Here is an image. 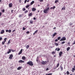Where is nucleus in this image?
Segmentation results:
<instances>
[{
	"label": "nucleus",
	"instance_id": "37",
	"mask_svg": "<svg viewBox=\"0 0 75 75\" xmlns=\"http://www.w3.org/2000/svg\"><path fill=\"white\" fill-rule=\"evenodd\" d=\"M5 10H4V9H3L1 10V11H2V13H4V11H5Z\"/></svg>",
	"mask_w": 75,
	"mask_h": 75
},
{
	"label": "nucleus",
	"instance_id": "16",
	"mask_svg": "<svg viewBox=\"0 0 75 75\" xmlns=\"http://www.w3.org/2000/svg\"><path fill=\"white\" fill-rule=\"evenodd\" d=\"M8 50H9V51L7 52V54H9V53L11 52V50L10 49H8Z\"/></svg>",
	"mask_w": 75,
	"mask_h": 75
},
{
	"label": "nucleus",
	"instance_id": "38",
	"mask_svg": "<svg viewBox=\"0 0 75 75\" xmlns=\"http://www.w3.org/2000/svg\"><path fill=\"white\" fill-rule=\"evenodd\" d=\"M70 43L69 42H68L67 43V45H69V46H70Z\"/></svg>",
	"mask_w": 75,
	"mask_h": 75
},
{
	"label": "nucleus",
	"instance_id": "45",
	"mask_svg": "<svg viewBox=\"0 0 75 75\" xmlns=\"http://www.w3.org/2000/svg\"><path fill=\"white\" fill-rule=\"evenodd\" d=\"M62 10H65V8L64 7L62 8Z\"/></svg>",
	"mask_w": 75,
	"mask_h": 75
},
{
	"label": "nucleus",
	"instance_id": "59",
	"mask_svg": "<svg viewBox=\"0 0 75 75\" xmlns=\"http://www.w3.org/2000/svg\"><path fill=\"white\" fill-rule=\"evenodd\" d=\"M53 29L54 30H55V29H56V27H54V28H53Z\"/></svg>",
	"mask_w": 75,
	"mask_h": 75
},
{
	"label": "nucleus",
	"instance_id": "18",
	"mask_svg": "<svg viewBox=\"0 0 75 75\" xmlns=\"http://www.w3.org/2000/svg\"><path fill=\"white\" fill-rule=\"evenodd\" d=\"M57 33H54L53 35V36L54 37H55L56 35H57Z\"/></svg>",
	"mask_w": 75,
	"mask_h": 75
},
{
	"label": "nucleus",
	"instance_id": "29",
	"mask_svg": "<svg viewBox=\"0 0 75 75\" xmlns=\"http://www.w3.org/2000/svg\"><path fill=\"white\" fill-rule=\"evenodd\" d=\"M30 5H28L26 6V8H28L30 7Z\"/></svg>",
	"mask_w": 75,
	"mask_h": 75
},
{
	"label": "nucleus",
	"instance_id": "64",
	"mask_svg": "<svg viewBox=\"0 0 75 75\" xmlns=\"http://www.w3.org/2000/svg\"><path fill=\"white\" fill-rule=\"evenodd\" d=\"M29 0H28V1H27V3H28V2H29Z\"/></svg>",
	"mask_w": 75,
	"mask_h": 75
},
{
	"label": "nucleus",
	"instance_id": "22",
	"mask_svg": "<svg viewBox=\"0 0 75 75\" xmlns=\"http://www.w3.org/2000/svg\"><path fill=\"white\" fill-rule=\"evenodd\" d=\"M29 47H30V46H29V45H28L26 47V49H28V48H29Z\"/></svg>",
	"mask_w": 75,
	"mask_h": 75
},
{
	"label": "nucleus",
	"instance_id": "21",
	"mask_svg": "<svg viewBox=\"0 0 75 75\" xmlns=\"http://www.w3.org/2000/svg\"><path fill=\"white\" fill-rule=\"evenodd\" d=\"M60 68L61 69V70L62 71L63 70V68L61 66H60Z\"/></svg>",
	"mask_w": 75,
	"mask_h": 75
},
{
	"label": "nucleus",
	"instance_id": "49",
	"mask_svg": "<svg viewBox=\"0 0 75 75\" xmlns=\"http://www.w3.org/2000/svg\"><path fill=\"white\" fill-rule=\"evenodd\" d=\"M55 52L54 51V52H52V54H55Z\"/></svg>",
	"mask_w": 75,
	"mask_h": 75
},
{
	"label": "nucleus",
	"instance_id": "25",
	"mask_svg": "<svg viewBox=\"0 0 75 75\" xmlns=\"http://www.w3.org/2000/svg\"><path fill=\"white\" fill-rule=\"evenodd\" d=\"M65 42L63 41L61 43V44H65Z\"/></svg>",
	"mask_w": 75,
	"mask_h": 75
},
{
	"label": "nucleus",
	"instance_id": "23",
	"mask_svg": "<svg viewBox=\"0 0 75 75\" xmlns=\"http://www.w3.org/2000/svg\"><path fill=\"white\" fill-rule=\"evenodd\" d=\"M69 50H70V47H69L67 48V51H68Z\"/></svg>",
	"mask_w": 75,
	"mask_h": 75
},
{
	"label": "nucleus",
	"instance_id": "15",
	"mask_svg": "<svg viewBox=\"0 0 75 75\" xmlns=\"http://www.w3.org/2000/svg\"><path fill=\"white\" fill-rule=\"evenodd\" d=\"M36 61L37 62H38L40 61L39 60V58H38V57H37Z\"/></svg>",
	"mask_w": 75,
	"mask_h": 75
},
{
	"label": "nucleus",
	"instance_id": "26",
	"mask_svg": "<svg viewBox=\"0 0 75 75\" xmlns=\"http://www.w3.org/2000/svg\"><path fill=\"white\" fill-rule=\"evenodd\" d=\"M54 44L56 46H58L59 45L58 43H55Z\"/></svg>",
	"mask_w": 75,
	"mask_h": 75
},
{
	"label": "nucleus",
	"instance_id": "52",
	"mask_svg": "<svg viewBox=\"0 0 75 75\" xmlns=\"http://www.w3.org/2000/svg\"><path fill=\"white\" fill-rule=\"evenodd\" d=\"M72 70L73 71H75V68H72Z\"/></svg>",
	"mask_w": 75,
	"mask_h": 75
},
{
	"label": "nucleus",
	"instance_id": "33",
	"mask_svg": "<svg viewBox=\"0 0 75 75\" xmlns=\"http://www.w3.org/2000/svg\"><path fill=\"white\" fill-rule=\"evenodd\" d=\"M8 33H11V30H8Z\"/></svg>",
	"mask_w": 75,
	"mask_h": 75
},
{
	"label": "nucleus",
	"instance_id": "55",
	"mask_svg": "<svg viewBox=\"0 0 75 75\" xmlns=\"http://www.w3.org/2000/svg\"><path fill=\"white\" fill-rule=\"evenodd\" d=\"M73 44L74 45V44H75V40L74 41V42L73 43Z\"/></svg>",
	"mask_w": 75,
	"mask_h": 75
},
{
	"label": "nucleus",
	"instance_id": "24",
	"mask_svg": "<svg viewBox=\"0 0 75 75\" xmlns=\"http://www.w3.org/2000/svg\"><path fill=\"white\" fill-rule=\"evenodd\" d=\"M58 1H58V0H56L55 1L54 3H57L58 2Z\"/></svg>",
	"mask_w": 75,
	"mask_h": 75
},
{
	"label": "nucleus",
	"instance_id": "47",
	"mask_svg": "<svg viewBox=\"0 0 75 75\" xmlns=\"http://www.w3.org/2000/svg\"><path fill=\"white\" fill-rule=\"evenodd\" d=\"M2 39H3L2 37H0V41L2 40Z\"/></svg>",
	"mask_w": 75,
	"mask_h": 75
},
{
	"label": "nucleus",
	"instance_id": "43",
	"mask_svg": "<svg viewBox=\"0 0 75 75\" xmlns=\"http://www.w3.org/2000/svg\"><path fill=\"white\" fill-rule=\"evenodd\" d=\"M38 30H36L35 32V33H37V32H38Z\"/></svg>",
	"mask_w": 75,
	"mask_h": 75
},
{
	"label": "nucleus",
	"instance_id": "50",
	"mask_svg": "<svg viewBox=\"0 0 75 75\" xmlns=\"http://www.w3.org/2000/svg\"><path fill=\"white\" fill-rule=\"evenodd\" d=\"M23 30H25V28H24V27H23Z\"/></svg>",
	"mask_w": 75,
	"mask_h": 75
},
{
	"label": "nucleus",
	"instance_id": "44",
	"mask_svg": "<svg viewBox=\"0 0 75 75\" xmlns=\"http://www.w3.org/2000/svg\"><path fill=\"white\" fill-rule=\"evenodd\" d=\"M21 17H22V16H21V15H19V17L21 18Z\"/></svg>",
	"mask_w": 75,
	"mask_h": 75
},
{
	"label": "nucleus",
	"instance_id": "3",
	"mask_svg": "<svg viewBox=\"0 0 75 75\" xmlns=\"http://www.w3.org/2000/svg\"><path fill=\"white\" fill-rule=\"evenodd\" d=\"M66 40V38L65 37H63L60 40V41H65Z\"/></svg>",
	"mask_w": 75,
	"mask_h": 75
},
{
	"label": "nucleus",
	"instance_id": "54",
	"mask_svg": "<svg viewBox=\"0 0 75 75\" xmlns=\"http://www.w3.org/2000/svg\"><path fill=\"white\" fill-rule=\"evenodd\" d=\"M49 70V69H48V68H47L46 69V71H48Z\"/></svg>",
	"mask_w": 75,
	"mask_h": 75
},
{
	"label": "nucleus",
	"instance_id": "10",
	"mask_svg": "<svg viewBox=\"0 0 75 75\" xmlns=\"http://www.w3.org/2000/svg\"><path fill=\"white\" fill-rule=\"evenodd\" d=\"M29 22L30 24H33V23H34V21L32 20H30L29 21Z\"/></svg>",
	"mask_w": 75,
	"mask_h": 75
},
{
	"label": "nucleus",
	"instance_id": "46",
	"mask_svg": "<svg viewBox=\"0 0 75 75\" xmlns=\"http://www.w3.org/2000/svg\"><path fill=\"white\" fill-rule=\"evenodd\" d=\"M58 40L57 39H56L55 40V42H57Z\"/></svg>",
	"mask_w": 75,
	"mask_h": 75
},
{
	"label": "nucleus",
	"instance_id": "56",
	"mask_svg": "<svg viewBox=\"0 0 75 75\" xmlns=\"http://www.w3.org/2000/svg\"><path fill=\"white\" fill-rule=\"evenodd\" d=\"M16 31V30H13L12 31V33H14V31Z\"/></svg>",
	"mask_w": 75,
	"mask_h": 75
},
{
	"label": "nucleus",
	"instance_id": "5",
	"mask_svg": "<svg viewBox=\"0 0 75 75\" xmlns=\"http://www.w3.org/2000/svg\"><path fill=\"white\" fill-rule=\"evenodd\" d=\"M13 57V55L12 54H11L10 55L9 58L10 59H11Z\"/></svg>",
	"mask_w": 75,
	"mask_h": 75
},
{
	"label": "nucleus",
	"instance_id": "12",
	"mask_svg": "<svg viewBox=\"0 0 75 75\" xmlns=\"http://www.w3.org/2000/svg\"><path fill=\"white\" fill-rule=\"evenodd\" d=\"M28 16L30 17H31L32 16H33V13H29V14L28 15Z\"/></svg>",
	"mask_w": 75,
	"mask_h": 75
},
{
	"label": "nucleus",
	"instance_id": "32",
	"mask_svg": "<svg viewBox=\"0 0 75 75\" xmlns=\"http://www.w3.org/2000/svg\"><path fill=\"white\" fill-rule=\"evenodd\" d=\"M61 38V37H58V38H57V40H60Z\"/></svg>",
	"mask_w": 75,
	"mask_h": 75
},
{
	"label": "nucleus",
	"instance_id": "14",
	"mask_svg": "<svg viewBox=\"0 0 75 75\" xmlns=\"http://www.w3.org/2000/svg\"><path fill=\"white\" fill-rule=\"evenodd\" d=\"M36 10V9L34 8H32V11H34Z\"/></svg>",
	"mask_w": 75,
	"mask_h": 75
},
{
	"label": "nucleus",
	"instance_id": "7",
	"mask_svg": "<svg viewBox=\"0 0 75 75\" xmlns=\"http://www.w3.org/2000/svg\"><path fill=\"white\" fill-rule=\"evenodd\" d=\"M62 54H63V53L61 51L60 52H59V56L60 57H61V55H62Z\"/></svg>",
	"mask_w": 75,
	"mask_h": 75
},
{
	"label": "nucleus",
	"instance_id": "61",
	"mask_svg": "<svg viewBox=\"0 0 75 75\" xmlns=\"http://www.w3.org/2000/svg\"><path fill=\"white\" fill-rule=\"evenodd\" d=\"M13 11V10H12L11 11V13H13V11Z\"/></svg>",
	"mask_w": 75,
	"mask_h": 75
},
{
	"label": "nucleus",
	"instance_id": "57",
	"mask_svg": "<svg viewBox=\"0 0 75 75\" xmlns=\"http://www.w3.org/2000/svg\"><path fill=\"white\" fill-rule=\"evenodd\" d=\"M1 14H2L1 12H0V17H1Z\"/></svg>",
	"mask_w": 75,
	"mask_h": 75
},
{
	"label": "nucleus",
	"instance_id": "40",
	"mask_svg": "<svg viewBox=\"0 0 75 75\" xmlns=\"http://www.w3.org/2000/svg\"><path fill=\"white\" fill-rule=\"evenodd\" d=\"M26 33V34H29L30 33V32L29 31H28Z\"/></svg>",
	"mask_w": 75,
	"mask_h": 75
},
{
	"label": "nucleus",
	"instance_id": "4",
	"mask_svg": "<svg viewBox=\"0 0 75 75\" xmlns=\"http://www.w3.org/2000/svg\"><path fill=\"white\" fill-rule=\"evenodd\" d=\"M46 63H47V61H42L41 62V64L42 65H45V64H46Z\"/></svg>",
	"mask_w": 75,
	"mask_h": 75
},
{
	"label": "nucleus",
	"instance_id": "63",
	"mask_svg": "<svg viewBox=\"0 0 75 75\" xmlns=\"http://www.w3.org/2000/svg\"><path fill=\"white\" fill-rule=\"evenodd\" d=\"M35 32L33 33V35H35Z\"/></svg>",
	"mask_w": 75,
	"mask_h": 75
},
{
	"label": "nucleus",
	"instance_id": "8",
	"mask_svg": "<svg viewBox=\"0 0 75 75\" xmlns=\"http://www.w3.org/2000/svg\"><path fill=\"white\" fill-rule=\"evenodd\" d=\"M1 34H4V30H1V31L0 33Z\"/></svg>",
	"mask_w": 75,
	"mask_h": 75
},
{
	"label": "nucleus",
	"instance_id": "62",
	"mask_svg": "<svg viewBox=\"0 0 75 75\" xmlns=\"http://www.w3.org/2000/svg\"><path fill=\"white\" fill-rule=\"evenodd\" d=\"M33 20H36V18H34Z\"/></svg>",
	"mask_w": 75,
	"mask_h": 75
},
{
	"label": "nucleus",
	"instance_id": "36",
	"mask_svg": "<svg viewBox=\"0 0 75 75\" xmlns=\"http://www.w3.org/2000/svg\"><path fill=\"white\" fill-rule=\"evenodd\" d=\"M67 75H69V71H67Z\"/></svg>",
	"mask_w": 75,
	"mask_h": 75
},
{
	"label": "nucleus",
	"instance_id": "35",
	"mask_svg": "<svg viewBox=\"0 0 75 75\" xmlns=\"http://www.w3.org/2000/svg\"><path fill=\"white\" fill-rule=\"evenodd\" d=\"M25 10H26V9H25V8H23L22 9V10H23V11H25Z\"/></svg>",
	"mask_w": 75,
	"mask_h": 75
},
{
	"label": "nucleus",
	"instance_id": "13",
	"mask_svg": "<svg viewBox=\"0 0 75 75\" xmlns=\"http://www.w3.org/2000/svg\"><path fill=\"white\" fill-rule=\"evenodd\" d=\"M34 1H32L31 3H30V6L31 5H33V4H34Z\"/></svg>",
	"mask_w": 75,
	"mask_h": 75
},
{
	"label": "nucleus",
	"instance_id": "41",
	"mask_svg": "<svg viewBox=\"0 0 75 75\" xmlns=\"http://www.w3.org/2000/svg\"><path fill=\"white\" fill-rule=\"evenodd\" d=\"M27 0H25L24 1V3L25 4L27 2Z\"/></svg>",
	"mask_w": 75,
	"mask_h": 75
},
{
	"label": "nucleus",
	"instance_id": "2",
	"mask_svg": "<svg viewBox=\"0 0 75 75\" xmlns=\"http://www.w3.org/2000/svg\"><path fill=\"white\" fill-rule=\"evenodd\" d=\"M27 64L28 65H30V66H33L34 65L33 62L31 61H29V62H28Z\"/></svg>",
	"mask_w": 75,
	"mask_h": 75
},
{
	"label": "nucleus",
	"instance_id": "31",
	"mask_svg": "<svg viewBox=\"0 0 75 75\" xmlns=\"http://www.w3.org/2000/svg\"><path fill=\"white\" fill-rule=\"evenodd\" d=\"M52 75V73H49L45 74V75Z\"/></svg>",
	"mask_w": 75,
	"mask_h": 75
},
{
	"label": "nucleus",
	"instance_id": "20",
	"mask_svg": "<svg viewBox=\"0 0 75 75\" xmlns=\"http://www.w3.org/2000/svg\"><path fill=\"white\" fill-rule=\"evenodd\" d=\"M11 42H10V40L8 41V42L7 44H8V45H9V44H10V43H11Z\"/></svg>",
	"mask_w": 75,
	"mask_h": 75
},
{
	"label": "nucleus",
	"instance_id": "11",
	"mask_svg": "<svg viewBox=\"0 0 75 75\" xmlns=\"http://www.w3.org/2000/svg\"><path fill=\"white\" fill-rule=\"evenodd\" d=\"M13 6V4L11 3H10L9 4V7L11 8Z\"/></svg>",
	"mask_w": 75,
	"mask_h": 75
},
{
	"label": "nucleus",
	"instance_id": "1",
	"mask_svg": "<svg viewBox=\"0 0 75 75\" xmlns=\"http://www.w3.org/2000/svg\"><path fill=\"white\" fill-rule=\"evenodd\" d=\"M50 10V7H47L46 9H45L43 10V12L45 14H47L48 13V10Z\"/></svg>",
	"mask_w": 75,
	"mask_h": 75
},
{
	"label": "nucleus",
	"instance_id": "6",
	"mask_svg": "<svg viewBox=\"0 0 75 75\" xmlns=\"http://www.w3.org/2000/svg\"><path fill=\"white\" fill-rule=\"evenodd\" d=\"M23 49H22L18 53V55H20V54H21V53L23 52Z\"/></svg>",
	"mask_w": 75,
	"mask_h": 75
},
{
	"label": "nucleus",
	"instance_id": "51",
	"mask_svg": "<svg viewBox=\"0 0 75 75\" xmlns=\"http://www.w3.org/2000/svg\"><path fill=\"white\" fill-rule=\"evenodd\" d=\"M6 33H7L8 32V30H6Z\"/></svg>",
	"mask_w": 75,
	"mask_h": 75
},
{
	"label": "nucleus",
	"instance_id": "19",
	"mask_svg": "<svg viewBox=\"0 0 75 75\" xmlns=\"http://www.w3.org/2000/svg\"><path fill=\"white\" fill-rule=\"evenodd\" d=\"M26 57H25V56H23L22 57V59H23V60H25V59Z\"/></svg>",
	"mask_w": 75,
	"mask_h": 75
},
{
	"label": "nucleus",
	"instance_id": "17",
	"mask_svg": "<svg viewBox=\"0 0 75 75\" xmlns=\"http://www.w3.org/2000/svg\"><path fill=\"white\" fill-rule=\"evenodd\" d=\"M22 68V67H19L17 69V70H20V69H21Z\"/></svg>",
	"mask_w": 75,
	"mask_h": 75
},
{
	"label": "nucleus",
	"instance_id": "60",
	"mask_svg": "<svg viewBox=\"0 0 75 75\" xmlns=\"http://www.w3.org/2000/svg\"><path fill=\"white\" fill-rule=\"evenodd\" d=\"M50 9L51 10L52 9V7H50Z\"/></svg>",
	"mask_w": 75,
	"mask_h": 75
},
{
	"label": "nucleus",
	"instance_id": "9",
	"mask_svg": "<svg viewBox=\"0 0 75 75\" xmlns=\"http://www.w3.org/2000/svg\"><path fill=\"white\" fill-rule=\"evenodd\" d=\"M18 62L19 63H21V62L24 63V61H23L22 60H21L18 61Z\"/></svg>",
	"mask_w": 75,
	"mask_h": 75
},
{
	"label": "nucleus",
	"instance_id": "42",
	"mask_svg": "<svg viewBox=\"0 0 75 75\" xmlns=\"http://www.w3.org/2000/svg\"><path fill=\"white\" fill-rule=\"evenodd\" d=\"M60 51V48H58L57 51Z\"/></svg>",
	"mask_w": 75,
	"mask_h": 75
},
{
	"label": "nucleus",
	"instance_id": "27",
	"mask_svg": "<svg viewBox=\"0 0 75 75\" xmlns=\"http://www.w3.org/2000/svg\"><path fill=\"white\" fill-rule=\"evenodd\" d=\"M59 64L58 63L56 65L57 68H58V67H59Z\"/></svg>",
	"mask_w": 75,
	"mask_h": 75
},
{
	"label": "nucleus",
	"instance_id": "34",
	"mask_svg": "<svg viewBox=\"0 0 75 75\" xmlns=\"http://www.w3.org/2000/svg\"><path fill=\"white\" fill-rule=\"evenodd\" d=\"M7 38H5V39H4V41L5 42H6V40H7Z\"/></svg>",
	"mask_w": 75,
	"mask_h": 75
},
{
	"label": "nucleus",
	"instance_id": "28",
	"mask_svg": "<svg viewBox=\"0 0 75 75\" xmlns=\"http://www.w3.org/2000/svg\"><path fill=\"white\" fill-rule=\"evenodd\" d=\"M28 10H26L24 12V13H25V14H26L27 13H28Z\"/></svg>",
	"mask_w": 75,
	"mask_h": 75
},
{
	"label": "nucleus",
	"instance_id": "39",
	"mask_svg": "<svg viewBox=\"0 0 75 75\" xmlns=\"http://www.w3.org/2000/svg\"><path fill=\"white\" fill-rule=\"evenodd\" d=\"M55 6H54L53 7H52V9H53L54 10V8H55Z\"/></svg>",
	"mask_w": 75,
	"mask_h": 75
},
{
	"label": "nucleus",
	"instance_id": "58",
	"mask_svg": "<svg viewBox=\"0 0 75 75\" xmlns=\"http://www.w3.org/2000/svg\"><path fill=\"white\" fill-rule=\"evenodd\" d=\"M19 3H21V0H19Z\"/></svg>",
	"mask_w": 75,
	"mask_h": 75
},
{
	"label": "nucleus",
	"instance_id": "48",
	"mask_svg": "<svg viewBox=\"0 0 75 75\" xmlns=\"http://www.w3.org/2000/svg\"><path fill=\"white\" fill-rule=\"evenodd\" d=\"M43 0H39V1L40 2H42L43 1Z\"/></svg>",
	"mask_w": 75,
	"mask_h": 75
},
{
	"label": "nucleus",
	"instance_id": "30",
	"mask_svg": "<svg viewBox=\"0 0 75 75\" xmlns=\"http://www.w3.org/2000/svg\"><path fill=\"white\" fill-rule=\"evenodd\" d=\"M5 42H5L4 41H3L2 42V45H4V44L5 43Z\"/></svg>",
	"mask_w": 75,
	"mask_h": 75
},
{
	"label": "nucleus",
	"instance_id": "53",
	"mask_svg": "<svg viewBox=\"0 0 75 75\" xmlns=\"http://www.w3.org/2000/svg\"><path fill=\"white\" fill-rule=\"evenodd\" d=\"M47 7H50V5L49 4H48L47 5Z\"/></svg>",
	"mask_w": 75,
	"mask_h": 75
}]
</instances>
